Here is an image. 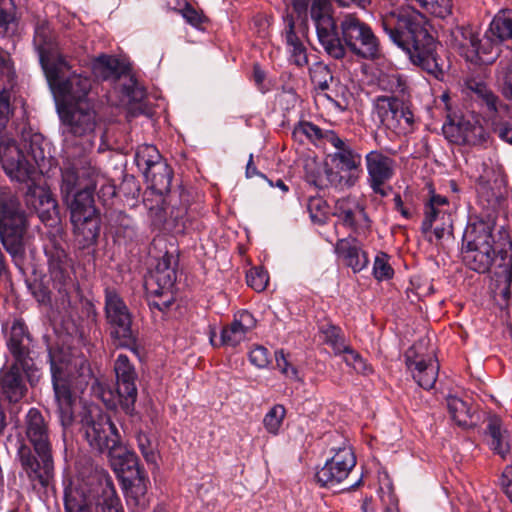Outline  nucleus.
I'll return each mask as SVG.
<instances>
[{"instance_id": "1", "label": "nucleus", "mask_w": 512, "mask_h": 512, "mask_svg": "<svg viewBox=\"0 0 512 512\" xmlns=\"http://www.w3.org/2000/svg\"><path fill=\"white\" fill-rule=\"evenodd\" d=\"M98 185L99 197L115 195L114 185L88 157L68 160L61 168V194L70 212L76 241L83 249L96 244L100 233L101 219L94 205Z\"/></svg>"}, {"instance_id": "2", "label": "nucleus", "mask_w": 512, "mask_h": 512, "mask_svg": "<svg viewBox=\"0 0 512 512\" xmlns=\"http://www.w3.org/2000/svg\"><path fill=\"white\" fill-rule=\"evenodd\" d=\"M310 14L318 42L330 58L342 60L348 51L366 59L379 55L377 37L357 15L345 14L335 20L330 0H312Z\"/></svg>"}, {"instance_id": "3", "label": "nucleus", "mask_w": 512, "mask_h": 512, "mask_svg": "<svg viewBox=\"0 0 512 512\" xmlns=\"http://www.w3.org/2000/svg\"><path fill=\"white\" fill-rule=\"evenodd\" d=\"M464 264L478 273L492 271L498 282L512 281V242L503 227L492 220H477L467 225L462 241Z\"/></svg>"}, {"instance_id": "4", "label": "nucleus", "mask_w": 512, "mask_h": 512, "mask_svg": "<svg viewBox=\"0 0 512 512\" xmlns=\"http://www.w3.org/2000/svg\"><path fill=\"white\" fill-rule=\"evenodd\" d=\"M381 24L389 39L414 65L435 77L442 74L435 52L436 42L426 29L421 13L409 7L401 8L383 15Z\"/></svg>"}, {"instance_id": "5", "label": "nucleus", "mask_w": 512, "mask_h": 512, "mask_svg": "<svg viewBox=\"0 0 512 512\" xmlns=\"http://www.w3.org/2000/svg\"><path fill=\"white\" fill-rule=\"evenodd\" d=\"M57 412L64 429L74 421V403L89 384L92 372L85 359H70L60 350L48 353Z\"/></svg>"}, {"instance_id": "6", "label": "nucleus", "mask_w": 512, "mask_h": 512, "mask_svg": "<svg viewBox=\"0 0 512 512\" xmlns=\"http://www.w3.org/2000/svg\"><path fill=\"white\" fill-rule=\"evenodd\" d=\"M25 434L33 450L21 442L17 449V459L32 483L46 487L54 474L52 446L48 425L36 408H31L26 415Z\"/></svg>"}, {"instance_id": "7", "label": "nucleus", "mask_w": 512, "mask_h": 512, "mask_svg": "<svg viewBox=\"0 0 512 512\" xmlns=\"http://www.w3.org/2000/svg\"><path fill=\"white\" fill-rule=\"evenodd\" d=\"M45 76L53 93L63 98V102H90L87 96L92 87L91 79L72 71L66 59H60L57 65L48 68Z\"/></svg>"}, {"instance_id": "8", "label": "nucleus", "mask_w": 512, "mask_h": 512, "mask_svg": "<svg viewBox=\"0 0 512 512\" xmlns=\"http://www.w3.org/2000/svg\"><path fill=\"white\" fill-rule=\"evenodd\" d=\"M44 254L53 288L69 301L70 295L79 290L73 260L55 237L45 245Z\"/></svg>"}, {"instance_id": "9", "label": "nucleus", "mask_w": 512, "mask_h": 512, "mask_svg": "<svg viewBox=\"0 0 512 512\" xmlns=\"http://www.w3.org/2000/svg\"><path fill=\"white\" fill-rule=\"evenodd\" d=\"M81 425L85 439L93 450L111 456L119 446L120 436L115 424L98 407L84 411Z\"/></svg>"}, {"instance_id": "10", "label": "nucleus", "mask_w": 512, "mask_h": 512, "mask_svg": "<svg viewBox=\"0 0 512 512\" xmlns=\"http://www.w3.org/2000/svg\"><path fill=\"white\" fill-rule=\"evenodd\" d=\"M105 316L115 344L134 349L137 336L132 329L131 313L120 294L110 287L105 289Z\"/></svg>"}, {"instance_id": "11", "label": "nucleus", "mask_w": 512, "mask_h": 512, "mask_svg": "<svg viewBox=\"0 0 512 512\" xmlns=\"http://www.w3.org/2000/svg\"><path fill=\"white\" fill-rule=\"evenodd\" d=\"M374 109L381 124L396 134L405 135L414 130V114L408 98L378 96Z\"/></svg>"}, {"instance_id": "12", "label": "nucleus", "mask_w": 512, "mask_h": 512, "mask_svg": "<svg viewBox=\"0 0 512 512\" xmlns=\"http://www.w3.org/2000/svg\"><path fill=\"white\" fill-rule=\"evenodd\" d=\"M58 114L64 132L78 137L93 134L99 122L91 102H63L58 106Z\"/></svg>"}, {"instance_id": "13", "label": "nucleus", "mask_w": 512, "mask_h": 512, "mask_svg": "<svg viewBox=\"0 0 512 512\" xmlns=\"http://www.w3.org/2000/svg\"><path fill=\"white\" fill-rule=\"evenodd\" d=\"M173 256L166 253L157 262L155 270L146 282L148 291L159 297V300H150L149 305L160 311L168 308L173 301L171 290L176 282L177 273L172 266Z\"/></svg>"}, {"instance_id": "14", "label": "nucleus", "mask_w": 512, "mask_h": 512, "mask_svg": "<svg viewBox=\"0 0 512 512\" xmlns=\"http://www.w3.org/2000/svg\"><path fill=\"white\" fill-rule=\"evenodd\" d=\"M333 450L334 455L315 474V480L321 487L333 488L341 484L356 465V457L349 445Z\"/></svg>"}, {"instance_id": "15", "label": "nucleus", "mask_w": 512, "mask_h": 512, "mask_svg": "<svg viewBox=\"0 0 512 512\" xmlns=\"http://www.w3.org/2000/svg\"><path fill=\"white\" fill-rule=\"evenodd\" d=\"M125 464L130 475L123 478V488L128 505L136 507L139 511L148 505L147 484L148 477L139 464L134 452H125Z\"/></svg>"}, {"instance_id": "16", "label": "nucleus", "mask_w": 512, "mask_h": 512, "mask_svg": "<svg viewBox=\"0 0 512 512\" xmlns=\"http://www.w3.org/2000/svg\"><path fill=\"white\" fill-rule=\"evenodd\" d=\"M365 163L369 187L375 194L386 197L391 190L386 184L395 175V160L379 150H373L366 154Z\"/></svg>"}, {"instance_id": "17", "label": "nucleus", "mask_w": 512, "mask_h": 512, "mask_svg": "<svg viewBox=\"0 0 512 512\" xmlns=\"http://www.w3.org/2000/svg\"><path fill=\"white\" fill-rule=\"evenodd\" d=\"M328 143L334 148V152L328 154L332 166L340 172L349 173L347 183L355 184V173L361 171L362 156L352 146L351 141L340 138L336 133L328 134Z\"/></svg>"}, {"instance_id": "18", "label": "nucleus", "mask_w": 512, "mask_h": 512, "mask_svg": "<svg viewBox=\"0 0 512 512\" xmlns=\"http://www.w3.org/2000/svg\"><path fill=\"white\" fill-rule=\"evenodd\" d=\"M114 372L120 404L126 413H131L138 395L136 369L127 355L119 354L114 362Z\"/></svg>"}, {"instance_id": "19", "label": "nucleus", "mask_w": 512, "mask_h": 512, "mask_svg": "<svg viewBox=\"0 0 512 512\" xmlns=\"http://www.w3.org/2000/svg\"><path fill=\"white\" fill-rule=\"evenodd\" d=\"M334 215L345 227L358 235L365 234L370 228V219L365 208L355 198L337 200Z\"/></svg>"}, {"instance_id": "20", "label": "nucleus", "mask_w": 512, "mask_h": 512, "mask_svg": "<svg viewBox=\"0 0 512 512\" xmlns=\"http://www.w3.org/2000/svg\"><path fill=\"white\" fill-rule=\"evenodd\" d=\"M406 364L417 384L429 390L434 387L438 377L439 364L433 356L424 358L416 351V346L411 347L405 354Z\"/></svg>"}, {"instance_id": "21", "label": "nucleus", "mask_w": 512, "mask_h": 512, "mask_svg": "<svg viewBox=\"0 0 512 512\" xmlns=\"http://www.w3.org/2000/svg\"><path fill=\"white\" fill-rule=\"evenodd\" d=\"M30 226L29 218H15L0 221V240L12 258L25 253L24 237Z\"/></svg>"}, {"instance_id": "22", "label": "nucleus", "mask_w": 512, "mask_h": 512, "mask_svg": "<svg viewBox=\"0 0 512 512\" xmlns=\"http://www.w3.org/2000/svg\"><path fill=\"white\" fill-rule=\"evenodd\" d=\"M26 207L38 214L44 224L58 218V204L49 190L38 185H29L24 194Z\"/></svg>"}, {"instance_id": "23", "label": "nucleus", "mask_w": 512, "mask_h": 512, "mask_svg": "<svg viewBox=\"0 0 512 512\" xmlns=\"http://www.w3.org/2000/svg\"><path fill=\"white\" fill-rule=\"evenodd\" d=\"M33 42L44 72L57 65L58 60L65 59L59 52L55 35L47 22L43 21L37 24Z\"/></svg>"}, {"instance_id": "24", "label": "nucleus", "mask_w": 512, "mask_h": 512, "mask_svg": "<svg viewBox=\"0 0 512 512\" xmlns=\"http://www.w3.org/2000/svg\"><path fill=\"white\" fill-rule=\"evenodd\" d=\"M485 433L488 436V444L491 450L505 459L512 452V439L509 431L503 426V422L497 415L489 416Z\"/></svg>"}, {"instance_id": "25", "label": "nucleus", "mask_w": 512, "mask_h": 512, "mask_svg": "<svg viewBox=\"0 0 512 512\" xmlns=\"http://www.w3.org/2000/svg\"><path fill=\"white\" fill-rule=\"evenodd\" d=\"M464 36V42L461 43V47H471V52L474 54L476 61L482 64L493 63L499 55L498 44L489 34H485L483 39H478L471 31L467 32V36L464 31H461Z\"/></svg>"}, {"instance_id": "26", "label": "nucleus", "mask_w": 512, "mask_h": 512, "mask_svg": "<svg viewBox=\"0 0 512 512\" xmlns=\"http://www.w3.org/2000/svg\"><path fill=\"white\" fill-rule=\"evenodd\" d=\"M335 252L344 258L346 265L354 273L362 271L369 264L367 253L354 237L339 239L335 245Z\"/></svg>"}, {"instance_id": "27", "label": "nucleus", "mask_w": 512, "mask_h": 512, "mask_svg": "<svg viewBox=\"0 0 512 512\" xmlns=\"http://www.w3.org/2000/svg\"><path fill=\"white\" fill-rule=\"evenodd\" d=\"M29 340V333L25 323L20 319L15 320L7 337V347L15 361L22 366L26 364V359L29 355Z\"/></svg>"}, {"instance_id": "28", "label": "nucleus", "mask_w": 512, "mask_h": 512, "mask_svg": "<svg viewBox=\"0 0 512 512\" xmlns=\"http://www.w3.org/2000/svg\"><path fill=\"white\" fill-rule=\"evenodd\" d=\"M16 364L0 375V390L11 402L20 400L26 390L21 371Z\"/></svg>"}, {"instance_id": "29", "label": "nucleus", "mask_w": 512, "mask_h": 512, "mask_svg": "<svg viewBox=\"0 0 512 512\" xmlns=\"http://www.w3.org/2000/svg\"><path fill=\"white\" fill-rule=\"evenodd\" d=\"M149 187L159 195H164L170 191L173 171L171 167L164 161L158 163L154 169L144 174Z\"/></svg>"}, {"instance_id": "30", "label": "nucleus", "mask_w": 512, "mask_h": 512, "mask_svg": "<svg viewBox=\"0 0 512 512\" xmlns=\"http://www.w3.org/2000/svg\"><path fill=\"white\" fill-rule=\"evenodd\" d=\"M29 218L17 195L8 187H0V221Z\"/></svg>"}, {"instance_id": "31", "label": "nucleus", "mask_w": 512, "mask_h": 512, "mask_svg": "<svg viewBox=\"0 0 512 512\" xmlns=\"http://www.w3.org/2000/svg\"><path fill=\"white\" fill-rule=\"evenodd\" d=\"M486 33L497 43L512 41V9L500 10L493 17Z\"/></svg>"}, {"instance_id": "32", "label": "nucleus", "mask_w": 512, "mask_h": 512, "mask_svg": "<svg viewBox=\"0 0 512 512\" xmlns=\"http://www.w3.org/2000/svg\"><path fill=\"white\" fill-rule=\"evenodd\" d=\"M448 204L449 201L447 197L435 194L434 191H431L430 198L428 202L425 203V217L421 224V230L424 234L431 231L436 219L445 216L446 210H444L443 207L448 206Z\"/></svg>"}, {"instance_id": "33", "label": "nucleus", "mask_w": 512, "mask_h": 512, "mask_svg": "<svg viewBox=\"0 0 512 512\" xmlns=\"http://www.w3.org/2000/svg\"><path fill=\"white\" fill-rule=\"evenodd\" d=\"M465 87L475 95L476 99L486 105L490 113L498 112L501 102L484 82L470 78L465 81Z\"/></svg>"}, {"instance_id": "34", "label": "nucleus", "mask_w": 512, "mask_h": 512, "mask_svg": "<svg viewBox=\"0 0 512 512\" xmlns=\"http://www.w3.org/2000/svg\"><path fill=\"white\" fill-rule=\"evenodd\" d=\"M457 129L459 130V128ZM460 132L461 136L456 138V144L459 145H480L485 142L487 137L484 127L479 122L467 119L460 120Z\"/></svg>"}, {"instance_id": "35", "label": "nucleus", "mask_w": 512, "mask_h": 512, "mask_svg": "<svg viewBox=\"0 0 512 512\" xmlns=\"http://www.w3.org/2000/svg\"><path fill=\"white\" fill-rule=\"evenodd\" d=\"M92 71L102 80H116L122 73L121 62L114 56L100 55L92 62Z\"/></svg>"}, {"instance_id": "36", "label": "nucleus", "mask_w": 512, "mask_h": 512, "mask_svg": "<svg viewBox=\"0 0 512 512\" xmlns=\"http://www.w3.org/2000/svg\"><path fill=\"white\" fill-rule=\"evenodd\" d=\"M65 512H92L91 499L79 487L69 486L64 491Z\"/></svg>"}, {"instance_id": "37", "label": "nucleus", "mask_w": 512, "mask_h": 512, "mask_svg": "<svg viewBox=\"0 0 512 512\" xmlns=\"http://www.w3.org/2000/svg\"><path fill=\"white\" fill-rule=\"evenodd\" d=\"M329 133L335 132L332 130H323L309 121H301L295 126L293 137L301 142L303 141V137H306L307 140L318 145L321 142L328 143Z\"/></svg>"}, {"instance_id": "38", "label": "nucleus", "mask_w": 512, "mask_h": 512, "mask_svg": "<svg viewBox=\"0 0 512 512\" xmlns=\"http://www.w3.org/2000/svg\"><path fill=\"white\" fill-rule=\"evenodd\" d=\"M446 403L451 419L458 426L466 428L472 425V414L466 402L457 396H448Z\"/></svg>"}, {"instance_id": "39", "label": "nucleus", "mask_w": 512, "mask_h": 512, "mask_svg": "<svg viewBox=\"0 0 512 512\" xmlns=\"http://www.w3.org/2000/svg\"><path fill=\"white\" fill-rule=\"evenodd\" d=\"M163 162L162 156L154 145L144 144L136 150L135 163L143 174L154 169L158 163Z\"/></svg>"}, {"instance_id": "40", "label": "nucleus", "mask_w": 512, "mask_h": 512, "mask_svg": "<svg viewBox=\"0 0 512 512\" xmlns=\"http://www.w3.org/2000/svg\"><path fill=\"white\" fill-rule=\"evenodd\" d=\"M98 512H124L111 478H106L97 503Z\"/></svg>"}, {"instance_id": "41", "label": "nucleus", "mask_w": 512, "mask_h": 512, "mask_svg": "<svg viewBox=\"0 0 512 512\" xmlns=\"http://www.w3.org/2000/svg\"><path fill=\"white\" fill-rule=\"evenodd\" d=\"M378 86L381 90L391 93V96L408 98V86L406 80L398 73L381 74L378 79Z\"/></svg>"}, {"instance_id": "42", "label": "nucleus", "mask_w": 512, "mask_h": 512, "mask_svg": "<svg viewBox=\"0 0 512 512\" xmlns=\"http://www.w3.org/2000/svg\"><path fill=\"white\" fill-rule=\"evenodd\" d=\"M320 332L323 335V341L334 350L335 354H342L347 346L342 330L335 325L326 324L321 326Z\"/></svg>"}, {"instance_id": "43", "label": "nucleus", "mask_w": 512, "mask_h": 512, "mask_svg": "<svg viewBox=\"0 0 512 512\" xmlns=\"http://www.w3.org/2000/svg\"><path fill=\"white\" fill-rule=\"evenodd\" d=\"M286 416V409L282 404H275L264 416L263 425L269 434L277 435Z\"/></svg>"}, {"instance_id": "44", "label": "nucleus", "mask_w": 512, "mask_h": 512, "mask_svg": "<svg viewBox=\"0 0 512 512\" xmlns=\"http://www.w3.org/2000/svg\"><path fill=\"white\" fill-rule=\"evenodd\" d=\"M310 78L317 89L324 91L329 88L334 77L328 65L316 62L310 68Z\"/></svg>"}, {"instance_id": "45", "label": "nucleus", "mask_w": 512, "mask_h": 512, "mask_svg": "<svg viewBox=\"0 0 512 512\" xmlns=\"http://www.w3.org/2000/svg\"><path fill=\"white\" fill-rule=\"evenodd\" d=\"M389 255L384 252L377 253L373 263V276L378 281L389 280L394 275V270L389 263Z\"/></svg>"}, {"instance_id": "46", "label": "nucleus", "mask_w": 512, "mask_h": 512, "mask_svg": "<svg viewBox=\"0 0 512 512\" xmlns=\"http://www.w3.org/2000/svg\"><path fill=\"white\" fill-rule=\"evenodd\" d=\"M342 353L344 354L345 363L351 366L357 373L369 374L372 372V367L349 345L345 347Z\"/></svg>"}, {"instance_id": "47", "label": "nucleus", "mask_w": 512, "mask_h": 512, "mask_svg": "<svg viewBox=\"0 0 512 512\" xmlns=\"http://www.w3.org/2000/svg\"><path fill=\"white\" fill-rule=\"evenodd\" d=\"M429 13L439 18H446L452 13L453 0H417Z\"/></svg>"}, {"instance_id": "48", "label": "nucleus", "mask_w": 512, "mask_h": 512, "mask_svg": "<svg viewBox=\"0 0 512 512\" xmlns=\"http://www.w3.org/2000/svg\"><path fill=\"white\" fill-rule=\"evenodd\" d=\"M310 218L315 223H324L329 213V206L322 197H310L307 203Z\"/></svg>"}, {"instance_id": "49", "label": "nucleus", "mask_w": 512, "mask_h": 512, "mask_svg": "<svg viewBox=\"0 0 512 512\" xmlns=\"http://www.w3.org/2000/svg\"><path fill=\"white\" fill-rule=\"evenodd\" d=\"M246 282L256 292H262L268 285L269 276L262 267H253L246 274Z\"/></svg>"}, {"instance_id": "50", "label": "nucleus", "mask_w": 512, "mask_h": 512, "mask_svg": "<svg viewBox=\"0 0 512 512\" xmlns=\"http://www.w3.org/2000/svg\"><path fill=\"white\" fill-rule=\"evenodd\" d=\"M187 213V208L184 206L172 207L166 220V225L171 227L176 233L184 232L187 228Z\"/></svg>"}, {"instance_id": "51", "label": "nucleus", "mask_w": 512, "mask_h": 512, "mask_svg": "<svg viewBox=\"0 0 512 512\" xmlns=\"http://www.w3.org/2000/svg\"><path fill=\"white\" fill-rule=\"evenodd\" d=\"M13 114V108L11 105V92L7 89H3L0 92V133L4 134V128L9 122L10 117Z\"/></svg>"}, {"instance_id": "52", "label": "nucleus", "mask_w": 512, "mask_h": 512, "mask_svg": "<svg viewBox=\"0 0 512 512\" xmlns=\"http://www.w3.org/2000/svg\"><path fill=\"white\" fill-rule=\"evenodd\" d=\"M276 366L283 375L292 380L300 381L298 370L290 364L283 350L275 352Z\"/></svg>"}, {"instance_id": "53", "label": "nucleus", "mask_w": 512, "mask_h": 512, "mask_svg": "<svg viewBox=\"0 0 512 512\" xmlns=\"http://www.w3.org/2000/svg\"><path fill=\"white\" fill-rule=\"evenodd\" d=\"M499 79L502 81V93L512 99V62L500 63Z\"/></svg>"}, {"instance_id": "54", "label": "nucleus", "mask_w": 512, "mask_h": 512, "mask_svg": "<svg viewBox=\"0 0 512 512\" xmlns=\"http://www.w3.org/2000/svg\"><path fill=\"white\" fill-rule=\"evenodd\" d=\"M136 441H137V446H138L141 454L143 455L144 459L148 463H155L156 462V453L154 451V448L152 446V443H151L149 437L145 433L139 432L136 435Z\"/></svg>"}, {"instance_id": "55", "label": "nucleus", "mask_w": 512, "mask_h": 512, "mask_svg": "<svg viewBox=\"0 0 512 512\" xmlns=\"http://www.w3.org/2000/svg\"><path fill=\"white\" fill-rule=\"evenodd\" d=\"M245 339L243 338V334L237 331V328L230 324L228 327L223 328L221 332V341L222 344L228 345L231 347H235L239 345Z\"/></svg>"}, {"instance_id": "56", "label": "nucleus", "mask_w": 512, "mask_h": 512, "mask_svg": "<svg viewBox=\"0 0 512 512\" xmlns=\"http://www.w3.org/2000/svg\"><path fill=\"white\" fill-rule=\"evenodd\" d=\"M250 362L258 368L266 367L269 362V352L264 346H256L249 353Z\"/></svg>"}, {"instance_id": "57", "label": "nucleus", "mask_w": 512, "mask_h": 512, "mask_svg": "<svg viewBox=\"0 0 512 512\" xmlns=\"http://www.w3.org/2000/svg\"><path fill=\"white\" fill-rule=\"evenodd\" d=\"M15 21L14 13L0 6V35H7L15 27Z\"/></svg>"}, {"instance_id": "58", "label": "nucleus", "mask_w": 512, "mask_h": 512, "mask_svg": "<svg viewBox=\"0 0 512 512\" xmlns=\"http://www.w3.org/2000/svg\"><path fill=\"white\" fill-rule=\"evenodd\" d=\"M285 39L288 48L297 44H303L296 33L295 22L292 17L286 19Z\"/></svg>"}, {"instance_id": "59", "label": "nucleus", "mask_w": 512, "mask_h": 512, "mask_svg": "<svg viewBox=\"0 0 512 512\" xmlns=\"http://www.w3.org/2000/svg\"><path fill=\"white\" fill-rule=\"evenodd\" d=\"M289 52L291 53L292 61L297 66L302 67L308 63L306 48L303 44H297L296 46L289 47Z\"/></svg>"}, {"instance_id": "60", "label": "nucleus", "mask_w": 512, "mask_h": 512, "mask_svg": "<svg viewBox=\"0 0 512 512\" xmlns=\"http://www.w3.org/2000/svg\"><path fill=\"white\" fill-rule=\"evenodd\" d=\"M234 319H236L238 324L240 326L244 327V329H246V330H250L251 331L256 326V319L247 310H242V311L238 312L235 315Z\"/></svg>"}, {"instance_id": "61", "label": "nucleus", "mask_w": 512, "mask_h": 512, "mask_svg": "<svg viewBox=\"0 0 512 512\" xmlns=\"http://www.w3.org/2000/svg\"><path fill=\"white\" fill-rule=\"evenodd\" d=\"M182 14L186 21L195 27H199L203 22V15L190 5L183 9Z\"/></svg>"}, {"instance_id": "62", "label": "nucleus", "mask_w": 512, "mask_h": 512, "mask_svg": "<svg viewBox=\"0 0 512 512\" xmlns=\"http://www.w3.org/2000/svg\"><path fill=\"white\" fill-rule=\"evenodd\" d=\"M501 485L512 504V466H506L501 477Z\"/></svg>"}, {"instance_id": "63", "label": "nucleus", "mask_w": 512, "mask_h": 512, "mask_svg": "<svg viewBox=\"0 0 512 512\" xmlns=\"http://www.w3.org/2000/svg\"><path fill=\"white\" fill-rule=\"evenodd\" d=\"M495 132L505 142L512 144V124L504 122L495 127Z\"/></svg>"}, {"instance_id": "64", "label": "nucleus", "mask_w": 512, "mask_h": 512, "mask_svg": "<svg viewBox=\"0 0 512 512\" xmlns=\"http://www.w3.org/2000/svg\"><path fill=\"white\" fill-rule=\"evenodd\" d=\"M127 96L135 102L141 101L145 97V90L137 86L136 84H133L131 86L125 87Z\"/></svg>"}]
</instances>
